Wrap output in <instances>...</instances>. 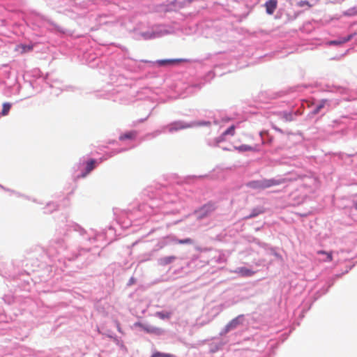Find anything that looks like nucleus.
<instances>
[{"mask_svg": "<svg viewBox=\"0 0 357 357\" xmlns=\"http://www.w3.org/2000/svg\"><path fill=\"white\" fill-rule=\"evenodd\" d=\"M151 357H174V356L170 354H165L156 351L153 353Z\"/></svg>", "mask_w": 357, "mask_h": 357, "instance_id": "nucleus-16", "label": "nucleus"}, {"mask_svg": "<svg viewBox=\"0 0 357 357\" xmlns=\"http://www.w3.org/2000/svg\"><path fill=\"white\" fill-rule=\"evenodd\" d=\"M278 6L277 0H268L264 4L266 11L268 15H273Z\"/></svg>", "mask_w": 357, "mask_h": 357, "instance_id": "nucleus-3", "label": "nucleus"}, {"mask_svg": "<svg viewBox=\"0 0 357 357\" xmlns=\"http://www.w3.org/2000/svg\"><path fill=\"white\" fill-rule=\"evenodd\" d=\"M264 212V208H256L252 210L251 214H250L246 218H252L257 216L259 214H261Z\"/></svg>", "mask_w": 357, "mask_h": 357, "instance_id": "nucleus-11", "label": "nucleus"}, {"mask_svg": "<svg viewBox=\"0 0 357 357\" xmlns=\"http://www.w3.org/2000/svg\"><path fill=\"white\" fill-rule=\"evenodd\" d=\"M157 315L160 318V319H169L170 318V316H171V313L170 312H167V313H163V312H158L157 313Z\"/></svg>", "mask_w": 357, "mask_h": 357, "instance_id": "nucleus-19", "label": "nucleus"}, {"mask_svg": "<svg viewBox=\"0 0 357 357\" xmlns=\"http://www.w3.org/2000/svg\"><path fill=\"white\" fill-rule=\"evenodd\" d=\"M209 209V211H213L214 209V208L213 207V206H205L203 209L204 210H207V209Z\"/></svg>", "mask_w": 357, "mask_h": 357, "instance_id": "nucleus-22", "label": "nucleus"}, {"mask_svg": "<svg viewBox=\"0 0 357 357\" xmlns=\"http://www.w3.org/2000/svg\"><path fill=\"white\" fill-rule=\"evenodd\" d=\"M326 103V100H322L321 102L317 105L315 109L312 111L313 114H317L321 109H323Z\"/></svg>", "mask_w": 357, "mask_h": 357, "instance_id": "nucleus-12", "label": "nucleus"}, {"mask_svg": "<svg viewBox=\"0 0 357 357\" xmlns=\"http://www.w3.org/2000/svg\"><path fill=\"white\" fill-rule=\"evenodd\" d=\"M33 47L32 45H26L24 44H20L15 47V50L16 52H20V54H24L25 52L31 51L33 50Z\"/></svg>", "mask_w": 357, "mask_h": 357, "instance_id": "nucleus-6", "label": "nucleus"}, {"mask_svg": "<svg viewBox=\"0 0 357 357\" xmlns=\"http://www.w3.org/2000/svg\"><path fill=\"white\" fill-rule=\"evenodd\" d=\"M197 126H208L211 125V122L209 121H200L196 123Z\"/></svg>", "mask_w": 357, "mask_h": 357, "instance_id": "nucleus-21", "label": "nucleus"}, {"mask_svg": "<svg viewBox=\"0 0 357 357\" xmlns=\"http://www.w3.org/2000/svg\"><path fill=\"white\" fill-rule=\"evenodd\" d=\"M353 38V35H349L348 36L339 39L335 40H331L328 42L329 45H342L348 41H349Z\"/></svg>", "mask_w": 357, "mask_h": 357, "instance_id": "nucleus-7", "label": "nucleus"}, {"mask_svg": "<svg viewBox=\"0 0 357 357\" xmlns=\"http://www.w3.org/2000/svg\"><path fill=\"white\" fill-rule=\"evenodd\" d=\"M317 254L326 255V258H325L324 259L322 260L324 262H330V261H332L333 259L332 252H326L324 250H319V251H317Z\"/></svg>", "mask_w": 357, "mask_h": 357, "instance_id": "nucleus-10", "label": "nucleus"}, {"mask_svg": "<svg viewBox=\"0 0 357 357\" xmlns=\"http://www.w3.org/2000/svg\"><path fill=\"white\" fill-rule=\"evenodd\" d=\"M305 4H308V3L307 1H301L299 3L300 6H303Z\"/></svg>", "mask_w": 357, "mask_h": 357, "instance_id": "nucleus-23", "label": "nucleus"}, {"mask_svg": "<svg viewBox=\"0 0 357 357\" xmlns=\"http://www.w3.org/2000/svg\"><path fill=\"white\" fill-rule=\"evenodd\" d=\"M96 160L93 159L90 160L86 163V173L91 172L95 168Z\"/></svg>", "mask_w": 357, "mask_h": 357, "instance_id": "nucleus-14", "label": "nucleus"}, {"mask_svg": "<svg viewBox=\"0 0 357 357\" xmlns=\"http://www.w3.org/2000/svg\"><path fill=\"white\" fill-rule=\"evenodd\" d=\"M140 326L142 328V329L145 332H146L148 333L155 334V335H161L163 333V331L161 328H158V327L144 326H142L141 324H140Z\"/></svg>", "mask_w": 357, "mask_h": 357, "instance_id": "nucleus-5", "label": "nucleus"}, {"mask_svg": "<svg viewBox=\"0 0 357 357\" xmlns=\"http://www.w3.org/2000/svg\"><path fill=\"white\" fill-rule=\"evenodd\" d=\"M135 137V132H129L121 135L119 137V139L120 140L131 139H133Z\"/></svg>", "mask_w": 357, "mask_h": 357, "instance_id": "nucleus-13", "label": "nucleus"}, {"mask_svg": "<svg viewBox=\"0 0 357 357\" xmlns=\"http://www.w3.org/2000/svg\"><path fill=\"white\" fill-rule=\"evenodd\" d=\"M234 272L242 277H250L255 274V271L246 267L238 268Z\"/></svg>", "mask_w": 357, "mask_h": 357, "instance_id": "nucleus-4", "label": "nucleus"}, {"mask_svg": "<svg viewBox=\"0 0 357 357\" xmlns=\"http://www.w3.org/2000/svg\"><path fill=\"white\" fill-rule=\"evenodd\" d=\"M190 126L181 121L174 122L169 124L167 128L169 132H174L181 129L190 128Z\"/></svg>", "mask_w": 357, "mask_h": 357, "instance_id": "nucleus-2", "label": "nucleus"}, {"mask_svg": "<svg viewBox=\"0 0 357 357\" xmlns=\"http://www.w3.org/2000/svg\"><path fill=\"white\" fill-rule=\"evenodd\" d=\"M179 61H180V60H178V59H162V60L157 61L156 63L159 66H166V65L174 64V63H178Z\"/></svg>", "mask_w": 357, "mask_h": 357, "instance_id": "nucleus-9", "label": "nucleus"}, {"mask_svg": "<svg viewBox=\"0 0 357 357\" xmlns=\"http://www.w3.org/2000/svg\"><path fill=\"white\" fill-rule=\"evenodd\" d=\"M10 107H11V104L9 103V102H4L3 104V108H2V111H1V114L3 116H6L10 109Z\"/></svg>", "mask_w": 357, "mask_h": 357, "instance_id": "nucleus-15", "label": "nucleus"}, {"mask_svg": "<svg viewBox=\"0 0 357 357\" xmlns=\"http://www.w3.org/2000/svg\"><path fill=\"white\" fill-rule=\"evenodd\" d=\"M356 209L357 210V202L354 204Z\"/></svg>", "mask_w": 357, "mask_h": 357, "instance_id": "nucleus-24", "label": "nucleus"}, {"mask_svg": "<svg viewBox=\"0 0 357 357\" xmlns=\"http://www.w3.org/2000/svg\"><path fill=\"white\" fill-rule=\"evenodd\" d=\"M241 324L239 321V317H236L234 319H232L227 326L225 328L226 332H228L231 330H233L236 328L239 324Z\"/></svg>", "mask_w": 357, "mask_h": 357, "instance_id": "nucleus-8", "label": "nucleus"}, {"mask_svg": "<svg viewBox=\"0 0 357 357\" xmlns=\"http://www.w3.org/2000/svg\"><path fill=\"white\" fill-rule=\"evenodd\" d=\"M175 259V257H165L163 260L166 264L171 263L173 260Z\"/></svg>", "mask_w": 357, "mask_h": 357, "instance_id": "nucleus-20", "label": "nucleus"}, {"mask_svg": "<svg viewBox=\"0 0 357 357\" xmlns=\"http://www.w3.org/2000/svg\"><path fill=\"white\" fill-rule=\"evenodd\" d=\"M284 182V180H276V179H261L259 181H252L248 183L247 185L252 189L255 190H264L266 188H271L272 186L278 185Z\"/></svg>", "mask_w": 357, "mask_h": 357, "instance_id": "nucleus-1", "label": "nucleus"}, {"mask_svg": "<svg viewBox=\"0 0 357 357\" xmlns=\"http://www.w3.org/2000/svg\"><path fill=\"white\" fill-rule=\"evenodd\" d=\"M174 241L179 244H192L193 243L192 240L189 238L181 240L176 239Z\"/></svg>", "mask_w": 357, "mask_h": 357, "instance_id": "nucleus-18", "label": "nucleus"}, {"mask_svg": "<svg viewBox=\"0 0 357 357\" xmlns=\"http://www.w3.org/2000/svg\"><path fill=\"white\" fill-rule=\"evenodd\" d=\"M234 132H235V126H231L222 133V135L225 136V135H230L233 136L234 135Z\"/></svg>", "mask_w": 357, "mask_h": 357, "instance_id": "nucleus-17", "label": "nucleus"}]
</instances>
